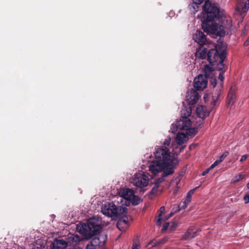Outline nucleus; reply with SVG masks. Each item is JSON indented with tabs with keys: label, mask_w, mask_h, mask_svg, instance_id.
Instances as JSON below:
<instances>
[{
	"label": "nucleus",
	"mask_w": 249,
	"mask_h": 249,
	"mask_svg": "<svg viewBox=\"0 0 249 249\" xmlns=\"http://www.w3.org/2000/svg\"><path fill=\"white\" fill-rule=\"evenodd\" d=\"M67 249L65 248V249H80V248L77 245V244H69L68 247H67Z\"/></svg>",
	"instance_id": "72a5a7b5"
},
{
	"label": "nucleus",
	"mask_w": 249,
	"mask_h": 249,
	"mask_svg": "<svg viewBox=\"0 0 249 249\" xmlns=\"http://www.w3.org/2000/svg\"><path fill=\"white\" fill-rule=\"evenodd\" d=\"M127 209L122 207L120 211H122L120 215L117 217L118 220L117 222V227L120 231H124L128 227L129 220H131V216L127 215Z\"/></svg>",
	"instance_id": "1a4fd4ad"
},
{
	"label": "nucleus",
	"mask_w": 249,
	"mask_h": 249,
	"mask_svg": "<svg viewBox=\"0 0 249 249\" xmlns=\"http://www.w3.org/2000/svg\"><path fill=\"white\" fill-rule=\"evenodd\" d=\"M208 52V51L206 48H204L202 50H200V48H199V49L197 50L196 55L199 58L204 59H205L206 57H207Z\"/></svg>",
	"instance_id": "412c9836"
},
{
	"label": "nucleus",
	"mask_w": 249,
	"mask_h": 249,
	"mask_svg": "<svg viewBox=\"0 0 249 249\" xmlns=\"http://www.w3.org/2000/svg\"><path fill=\"white\" fill-rule=\"evenodd\" d=\"M192 111V107H185L183 108L181 111V116L179 120L177 121V125L178 129L186 130L191 126L192 122L188 117L191 115Z\"/></svg>",
	"instance_id": "423d86ee"
},
{
	"label": "nucleus",
	"mask_w": 249,
	"mask_h": 249,
	"mask_svg": "<svg viewBox=\"0 0 249 249\" xmlns=\"http://www.w3.org/2000/svg\"><path fill=\"white\" fill-rule=\"evenodd\" d=\"M178 227V224L176 222H170L169 230L171 231H174Z\"/></svg>",
	"instance_id": "c85d7f7f"
},
{
	"label": "nucleus",
	"mask_w": 249,
	"mask_h": 249,
	"mask_svg": "<svg viewBox=\"0 0 249 249\" xmlns=\"http://www.w3.org/2000/svg\"><path fill=\"white\" fill-rule=\"evenodd\" d=\"M218 78L221 80V82L223 81V80L224 79V73H223V71L220 72L219 76H218Z\"/></svg>",
	"instance_id": "a19ab883"
},
{
	"label": "nucleus",
	"mask_w": 249,
	"mask_h": 249,
	"mask_svg": "<svg viewBox=\"0 0 249 249\" xmlns=\"http://www.w3.org/2000/svg\"><path fill=\"white\" fill-rule=\"evenodd\" d=\"M220 162L218 160H216L215 161L210 167V169L212 170L214 168L215 166H216L218 164H219Z\"/></svg>",
	"instance_id": "58836bf2"
},
{
	"label": "nucleus",
	"mask_w": 249,
	"mask_h": 249,
	"mask_svg": "<svg viewBox=\"0 0 249 249\" xmlns=\"http://www.w3.org/2000/svg\"><path fill=\"white\" fill-rule=\"evenodd\" d=\"M188 138L187 135L182 133H178L176 138V141L178 145H181Z\"/></svg>",
	"instance_id": "aec40b11"
},
{
	"label": "nucleus",
	"mask_w": 249,
	"mask_h": 249,
	"mask_svg": "<svg viewBox=\"0 0 249 249\" xmlns=\"http://www.w3.org/2000/svg\"><path fill=\"white\" fill-rule=\"evenodd\" d=\"M177 124H173L171 128V131L172 133H175L177 132V130L178 129V127L176 126Z\"/></svg>",
	"instance_id": "f704fd0d"
},
{
	"label": "nucleus",
	"mask_w": 249,
	"mask_h": 249,
	"mask_svg": "<svg viewBox=\"0 0 249 249\" xmlns=\"http://www.w3.org/2000/svg\"><path fill=\"white\" fill-rule=\"evenodd\" d=\"M198 128L196 127H190L186 129L187 135L189 136H195L198 132Z\"/></svg>",
	"instance_id": "393cba45"
},
{
	"label": "nucleus",
	"mask_w": 249,
	"mask_h": 249,
	"mask_svg": "<svg viewBox=\"0 0 249 249\" xmlns=\"http://www.w3.org/2000/svg\"><path fill=\"white\" fill-rule=\"evenodd\" d=\"M196 236V231H194V230L191 229H188L184 235L185 239H191L194 238Z\"/></svg>",
	"instance_id": "5701e85b"
},
{
	"label": "nucleus",
	"mask_w": 249,
	"mask_h": 249,
	"mask_svg": "<svg viewBox=\"0 0 249 249\" xmlns=\"http://www.w3.org/2000/svg\"><path fill=\"white\" fill-rule=\"evenodd\" d=\"M174 213H169L167 216H166L165 217V219H164L163 220H166L167 219H168L169 218L171 217L173 215H174Z\"/></svg>",
	"instance_id": "37998d69"
},
{
	"label": "nucleus",
	"mask_w": 249,
	"mask_h": 249,
	"mask_svg": "<svg viewBox=\"0 0 249 249\" xmlns=\"http://www.w3.org/2000/svg\"><path fill=\"white\" fill-rule=\"evenodd\" d=\"M227 97L234 99H235V87L234 86H231V87Z\"/></svg>",
	"instance_id": "a878e982"
},
{
	"label": "nucleus",
	"mask_w": 249,
	"mask_h": 249,
	"mask_svg": "<svg viewBox=\"0 0 249 249\" xmlns=\"http://www.w3.org/2000/svg\"><path fill=\"white\" fill-rule=\"evenodd\" d=\"M211 79L210 80V84L211 86L213 88H214L216 85L217 81L216 78H213L212 77V78H210Z\"/></svg>",
	"instance_id": "c756f323"
},
{
	"label": "nucleus",
	"mask_w": 249,
	"mask_h": 249,
	"mask_svg": "<svg viewBox=\"0 0 249 249\" xmlns=\"http://www.w3.org/2000/svg\"><path fill=\"white\" fill-rule=\"evenodd\" d=\"M140 247V245L138 244H133L131 249H138Z\"/></svg>",
	"instance_id": "a18cd8bd"
},
{
	"label": "nucleus",
	"mask_w": 249,
	"mask_h": 249,
	"mask_svg": "<svg viewBox=\"0 0 249 249\" xmlns=\"http://www.w3.org/2000/svg\"><path fill=\"white\" fill-rule=\"evenodd\" d=\"M170 226V222H165L163 225L162 228V231L164 232L166 230H167L168 228L169 229Z\"/></svg>",
	"instance_id": "c9c22d12"
},
{
	"label": "nucleus",
	"mask_w": 249,
	"mask_h": 249,
	"mask_svg": "<svg viewBox=\"0 0 249 249\" xmlns=\"http://www.w3.org/2000/svg\"><path fill=\"white\" fill-rule=\"evenodd\" d=\"M244 176L242 174H239L238 175L234 177V180L235 182H238L240 180H242L243 178H244Z\"/></svg>",
	"instance_id": "e433bc0d"
},
{
	"label": "nucleus",
	"mask_w": 249,
	"mask_h": 249,
	"mask_svg": "<svg viewBox=\"0 0 249 249\" xmlns=\"http://www.w3.org/2000/svg\"><path fill=\"white\" fill-rule=\"evenodd\" d=\"M186 147V145H183L180 148V149H179V152H182L184 149H185V148Z\"/></svg>",
	"instance_id": "49530a36"
},
{
	"label": "nucleus",
	"mask_w": 249,
	"mask_h": 249,
	"mask_svg": "<svg viewBox=\"0 0 249 249\" xmlns=\"http://www.w3.org/2000/svg\"><path fill=\"white\" fill-rule=\"evenodd\" d=\"M229 155V152L228 151L224 152L219 157V159L218 160L221 162L226 157L228 156Z\"/></svg>",
	"instance_id": "7c9ffc66"
},
{
	"label": "nucleus",
	"mask_w": 249,
	"mask_h": 249,
	"mask_svg": "<svg viewBox=\"0 0 249 249\" xmlns=\"http://www.w3.org/2000/svg\"><path fill=\"white\" fill-rule=\"evenodd\" d=\"M203 126V124H202H202H199V127L200 128L202 127Z\"/></svg>",
	"instance_id": "de8ad7c7"
},
{
	"label": "nucleus",
	"mask_w": 249,
	"mask_h": 249,
	"mask_svg": "<svg viewBox=\"0 0 249 249\" xmlns=\"http://www.w3.org/2000/svg\"><path fill=\"white\" fill-rule=\"evenodd\" d=\"M214 71V69L212 67H210L208 65H206L204 68V75H203L205 79H207L210 78H212L213 76V72Z\"/></svg>",
	"instance_id": "a211bd4d"
},
{
	"label": "nucleus",
	"mask_w": 249,
	"mask_h": 249,
	"mask_svg": "<svg viewBox=\"0 0 249 249\" xmlns=\"http://www.w3.org/2000/svg\"><path fill=\"white\" fill-rule=\"evenodd\" d=\"M165 211V207L164 206H162L160 208V210L158 211L159 215L158 218L156 222V224L158 226H160L162 222V213Z\"/></svg>",
	"instance_id": "b1692460"
},
{
	"label": "nucleus",
	"mask_w": 249,
	"mask_h": 249,
	"mask_svg": "<svg viewBox=\"0 0 249 249\" xmlns=\"http://www.w3.org/2000/svg\"><path fill=\"white\" fill-rule=\"evenodd\" d=\"M76 229L83 236L84 239H89L99 234L102 229V226L99 218L93 217L89 218L86 223L77 225Z\"/></svg>",
	"instance_id": "7ed1b4c3"
},
{
	"label": "nucleus",
	"mask_w": 249,
	"mask_h": 249,
	"mask_svg": "<svg viewBox=\"0 0 249 249\" xmlns=\"http://www.w3.org/2000/svg\"><path fill=\"white\" fill-rule=\"evenodd\" d=\"M197 188V187H196L195 189H192L188 192L187 194V196L186 197L185 200H186L187 203H189L191 200V198L192 195L194 194L195 190Z\"/></svg>",
	"instance_id": "cd10ccee"
},
{
	"label": "nucleus",
	"mask_w": 249,
	"mask_h": 249,
	"mask_svg": "<svg viewBox=\"0 0 249 249\" xmlns=\"http://www.w3.org/2000/svg\"><path fill=\"white\" fill-rule=\"evenodd\" d=\"M222 87L223 83H220V85L218 86L217 88L213 92V101L211 102V106L212 107H214L216 105L217 101L219 99L220 96L221 94Z\"/></svg>",
	"instance_id": "4468645a"
},
{
	"label": "nucleus",
	"mask_w": 249,
	"mask_h": 249,
	"mask_svg": "<svg viewBox=\"0 0 249 249\" xmlns=\"http://www.w3.org/2000/svg\"><path fill=\"white\" fill-rule=\"evenodd\" d=\"M226 57V52L225 50H221L220 47L217 45L215 48L209 50L207 53V60L213 66L217 62L216 69L218 71H222L224 67V61Z\"/></svg>",
	"instance_id": "20e7f679"
},
{
	"label": "nucleus",
	"mask_w": 249,
	"mask_h": 249,
	"mask_svg": "<svg viewBox=\"0 0 249 249\" xmlns=\"http://www.w3.org/2000/svg\"><path fill=\"white\" fill-rule=\"evenodd\" d=\"M199 95L196 91L192 92L190 95L187 96V101L189 105H194L196 103L198 100Z\"/></svg>",
	"instance_id": "dca6fc26"
},
{
	"label": "nucleus",
	"mask_w": 249,
	"mask_h": 249,
	"mask_svg": "<svg viewBox=\"0 0 249 249\" xmlns=\"http://www.w3.org/2000/svg\"><path fill=\"white\" fill-rule=\"evenodd\" d=\"M122 207H124L120 206L117 207L113 203H108L102 207V212L105 215L117 217L122 213V211H120Z\"/></svg>",
	"instance_id": "6e6552de"
},
{
	"label": "nucleus",
	"mask_w": 249,
	"mask_h": 249,
	"mask_svg": "<svg viewBox=\"0 0 249 249\" xmlns=\"http://www.w3.org/2000/svg\"><path fill=\"white\" fill-rule=\"evenodd\" d=\"M86 249H96V248L95 247V245H93V244H91L89 242L86 246Z\"/></svg>",
	"instance_id": "4c0bfd02"
},
{
	"label": "nucleus",
	"mask_w": 249,
	"mask_h": 249,
	"mask_svg": "<svg viewBox=\"0 0 249 249\" xmlns=\"http://www.w3.org/2000/svg\"><path fill=\"white\" fill-rule=\"evenodd\" d=\"M207 84L208 80L203 74H199L194 79V87L197 90H202L207 87Z\"/></svg>",
	"instance_id": "9b49d317"
},
{
	"label": "nucleus",
	"mask_w": 249,
	"mask_h": 249,
	"mask_svg": "<svg viewBox=\"0 0 249 249\" xmlns=\"http://www.w3.org/2000/svg\"><path fill=\"white\" fill-rule=\"evenodd\" d=\"M107 240V235H100L98 237L92 238L89 242L93 244V245H95V247L97 248V247H100L104 246L106 243Z\"/></svg>",
	"instance_id": "f8f14e48"
},
{
	"label": "nucleus",
	"mask_w": 249,
	"mask_h": 249,
	"mask_svg": "<svg viewBox=\"0 0 249 249\" xmlns=\"http://www.w3.org/2000/svg\"><path fill=\"white\" fill-rule=\"evenodd\" d=\"M171 142L170 137H167L164 141L163 145L158 148L154 153L156 160H153L149 165V171L152 178L162 171V169L167 167L168 165H172L174 169L173 161L169 149Z\"/></svg>",
	"instance_id": "f03ea898"
},
{
	"label": "nucleus",
	"mask_w": 249,
	"mask_h": 249,
	"mask_svg": "<svg viewBox=\"0 0 249 249\" xmlns=\"http://www.w3.org/2000/svg\"><path fill=\"white\" fill-rule=\"evenodd\" d=\"M188 204L189 203H187L186 202V200H185L183 202H180L179 205V207L180 208L179 210L181 209H185L187 207Z\"/></svg>",
	"instance_id": "2f4dec72"
},
{
	"label": "nucleus",
	"mask_w": 249,
	"mask_h": 249,
	"mask_svg": "<svg viewBox=\"0 0 249 249\" xmlns=\"http://www.w3.org/2000/svg\"><path fill=\"white\" fill-rule=\"evenodd\" d=\"M248 188L249 189V182L247 184V185Z\"/></svg>",
	"instance_id": "09e8293b"
},
{
	"label": "nucleus",
	"mask_w": 249,
	"mask_h": 249,
	"mask_svg": "<svg viewBox=\"0 0 249 249\" xmlns=\"http://www.w3.org/2000/svg\"><path fill=\"white\" fill-rule=\"evenodd\" d=\"M220 7L215 3H212L207 0L203 6L202 29L208 34H212L220 37L226 34L225 27L214 22L222 16Z\"/></svg>",
	"instance_id": "f257e3e1"
},
{
	"label": "nucleus",
	"mask_w": 249,
	"mask_h": 249,
	"mask_svg": "<svg viewBox=\"0 0 249 249\" xmlns=\"http://www.w3.org/2000/svg\"><path fill=\"white\" fill-rule=\"evenodd\" d=\"M196 113L197 116L201 119H204L210 114V111L207 110L205 106H201L196 109Z\"/></svg>",
	"instance_id": "2eb2a0df"
},
{
	"label": "nucleus",
	"mask_w": 249,
	"mask_h": 249,
	"mask_svg": "<svg viewBox=\"0 0 249 249\" xmlns=\"http://www.w3.org/2000/svg\"><path fill=\"white\" fill-rule=\"evenodd\" d=\"M129 200H130L133 205H137L140 202V198L138 196L135 195L134 193L133 194V197Z\"/></svg>",
	"instance_id": "bb28decb"
},
{
	"label": "nucleus",
	"mask_w": 249,
	"mask_h": 249,
	"mask_svg": "<svg viewBox=\"0 0 249 249\" xmlns=\"http://www.w3.org/2000/svg\"><path fill=\"white\" fill-rule=\"evenodd\" d=\"M83 238L78 234H72L69 236L67 241L63 239H55L51 245V249H65L69 244H75L82 241Z\"/></svg>",
	"instance_id": "39448f33"
},
{
	"label": "nucleus",
	"mask_w": 249,
	"mask_h": 249,
	"mask_svg": "<svg viewBox=\"0 0 249 249\" xmlns=\"http://www.w3.org/2000/svg\"><path fill=\"white\" fill-rule=\"evenodd\" d=\"M193 2L190 4L189 8L192 14H195L198 10L199 5L201 4L204 0H192Z\"/></svg>",
	"instance_id": "f3484780"
},
{
	"label": "nucleus",
	"mask_w": 249,
	"mask_h": 249,
	"mask_svg": "<svg viewBox=\"0 0 249 249\" xmlns=\"http://www.w3.org/2000/svg\"><path fill=\"white\" fill-rule=\"evenodd\" d=\"M235 101V99L227 97V106H232Z\"/></svg>",
	"instance_id": "473e14b6"
},
{
	"label": "nucleus",
	"mask_w": 249,
	"mask_h": 249,
	"mask_svg": "<svg viewBox=\"0 0 249 249\" xmlns=\"http://www.w3.org/2000/svg\"><path fill=\"white\" fill-rule=\"evenodd\" d=\"M134 193V191L131 189H124L121 191V196L125 199L129 200L133 197Z\"/></svg>",
	"instance_id": "6ab92c4d"
},
{
	"label": "nucleus",
	"mask_w": 249,
	"mask_h": 249,
	"mask_svg": "<svg viewBox=\"0 0 249 249\" xmlns=\"http://www.w3.org/2000/svg\"><path fill=\"white\" fill-rule=\"evenodd\" d=\"M149 181L148 176L145 173H136L133 179L134 185L140 188L147 186Z\"/></svg>",
	"instance_id": "9d476101"
},
{
	"label": "nucleus",
	"mask_w": 249,
	"mask_h": 249,
	"mask_svg": "<svg viewBox=\"0 0 249 249\" xmlns=\"http://www.w3.org/2000/svg\"><path fill=\"white\" fill-rule=\"evenodd\" d=\"M244 200L245 203H249V195H246L244 197Z\"/></svg>",
	"instance_id": "79ce46f5"
},
{
	"label": "nucleus",
	"mask_w": 249,
	"mask_h": 249,
	"mask_svg": "<svg viewBox=\"0 0 249 249\" xmlns=\"http://www.w3.org/2000/svg\"><path fill=\"white\" fill-rule=\"evenodd\" d=\"M161 176L160 178H156L154 181V186L151 189L149 194V197L151 199L153 198V196L156 194L160 185V184L164 180V178L169 176L172 175L174 173V169L173 168L172 165H168L167 167H165L162 169Z\"/></svg>",
	"instance_id": "0eeeda50"
},
{
	"label": "nucleus",
	"mask_w": 249,
	"mask_h": 249,
	"mask_svg": "<svg viewBox=\"0 0 249 249\" xmlns=\"http://www.w3.org/2000/svg\"><path fill=\"white\" fill-rule=\"evenodd\" d=\"M211 169H210V168H208V169H207L206 170H205L204 171H203L202 173V176H205L207 174H208L209 171L211 170Z\"/></svg>",
	"instance_id": "c03bdc74"
},
{
	"label": "nucleus",
	"mask_w": 249,
	"mask_h": 249,
	"mask_svg": "<svg viewBox=\"0 0 249 249\" xmlns=\"http://www.w3.org/2000/svg\"><path fill=\"white\" fill-rule=\"evenodd\" d=\"M249 157V155L246 154L244 155L241 157V158L240 160V162H243L247 160V159Z\"/></svg>",
	"instance_id": "ea45409f"
},
{
	"label": "nucleus",
	"mask_w": 249,
	"mask_h": 249,
	"mask_svg": "<svg viewBox=\"0 0 249 249\" xmlns=\"http://www.w3.org/2000/svg\"><path fill=\"white\" fill-rule=\"evenodd\" d=\"M195 42H197L200 46L205 44L207 38L204 34L201 31H197L193 36Z\"/></svg>",
	"instance_id": "ddd939ff"
},
{
	"label": "nucleus",
	"mask_w": 249,
	"mask_h": 249,
	"mask_svg": "<svg viewBox=\"0 0 249 249\" xmlns=\"http://www.w3.org/2000/svg\"><path fill=\"white\" fill-rule=\"evenodd\" d=\"M241 6V8H240L239 6H238L236 8L237 10L241 12V14H244L247 13L249 8V0H247L245 3L242 4Z\"/></svg>",
	"instance_id": "4be33fe9"
}]
</instances>
